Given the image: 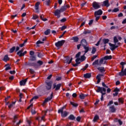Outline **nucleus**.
Masks as SVG:
<instances>
[{
    "label": "nucleus",
    "mask_w": 126,
    "mask_h": 126,
    "mask_svg": "<svg viewBox=\"0 0 126 126\" xmlns=\"http://www.w3.org/2000/svg\"><path fill=\"white\" fill-rule=\"evenodd\" d=\"M80 60L81 62H84V60H86V57H85V54H84L83 56H82Z\"/></svg>",
    "instance_id": "obj_36"
},
{
    "label": "nucleus",
    "mask_w": 126,
    "mask_h": 126,
    "mask_svg": "<svg viewBox=\"0 0 126 126\" xmlns=\"http://www.w3.org/2000/svg\"><path fill=\"white\" fill-rule=\"evenodd\" d=\"M27 80H28V78H26L24 80H22L20 82V85L21 86H24L26 84V82H27Z\"/></svg>",
    "instance_id": "obj_11"
},
{
    "label": "nucleus",
    "mask_w": 126,
    "mask_h": 126,
    "mask_svg": "<svg viewBox=\"0 0 126 126\" xmlns=\"http://www.w3.org/2000/svg\"><path fill=\"white\" fill-rule=\"evenodd\" d=\"M93 7H94V9H98V8H100L101 6L99 4H98L97 2H94L93 3Z\"/></svg>",
    "instance_id": "obj_10"
},
{
    "label": "nucleus",
    "mask_w": 126,
    "mask_h": 126,
    "mask_svg": "<svg viewBox=\"0 0 126 126\" xmlns=\"http://www.w3.org/2000/svg\"><path fill=\"white\" fill-rule=\"evenodd\" d=\"M23 51H24V49H22L21 50L19 51L17 53V55L19 56V57H24L26 54H27V51H25L23 52Z\"/></svg>",
    "instance_id": "obj_4"
},
{
    "label": "nucleus",
    "mask_w": 126,
    "mask_h": 126,
    "mask_svg": "<svg viewBox=\"0 0 126 126\" xmlns=\"http://www.w3.org/2000/svg\"><path fill=\"white\" fill-rule=\"evenodd\" d=\"M61 12H62V11H61V9H60V10L57 9L55 11L54 14L55 16L59 15L61 14Z\"/></svg>",
    "instance_id": "obj_27"
},
{
    "label": "nucleus",
    "mask_w": 126,
    "mask_h": 126,
    "mask_svg": "<svg viewBox=\"0 0 126 126\" xmlns=\"http://www.w3.org/2000/svg\"><path fill=\"white\" fill-rule=\"evenodd\" d=\"M61 12H63L65 10H66V8H65V6H63L60 9Z\"/></svg>",
    "instance_id": "obj_42"
},
{
    "label": "nucleus",
    "mask_w": 126,
    "mask_h": 126,
    "mask_svg": "<svg viewBox=\"0 0 126 126\" xmlns=\"http://www.w3.org/2000/svg\"><path fill=\"white\" fill-rule=\"evenodd\" d=\"M99 120V116L98 115H95L93 119V122H97Z\"/></svg>",
    "instance_id": "obj_38"
},
{
    "label": "nucleus",
    "mask_w": 126,
    "mask_h": 126,
    "mask_svg": "<svg viewBox=\"0 0 126 126\" xmlns=\"http://www.w3.org/2000/svg\"><path fill=\"white\" fill-rule=\"evenodd\" d=\"M71 40H73L74 43H77V42H78L79 40V38H78L77 36H73L72 37Z\"/></svg>",
    "instance_id": "obj_18"
},
{
    "label": "nucleus",
    "mask_w": 126,
    "mask_h": 126,
    "mask_svg": "<svg viewBox=\"0 0 126 126\" xmlns=\"http://www.w3.org/2000/svg\"><path fill=\"white\" fill-rule=\"evenodd\" d=\"M109 45L110 47H111L110 50H111L112 51H115V50H116L115 47V44L109 43Z\"/></svg>",
    "instance_id": "obj_21"
},
{
    "label": "nucleus",
    "mask_w": 126,
    "mask_h": 126,
    "mask_svg": "<svg viewBox=\"0 0 126 126\" xmlns=\"http://www.w3.org/2000/svg\"><path fill=\"white\" fill-rule=\"evenodd\" d=\"M102 86H103V87H105V88H108V86L107 85H106V84H105V83L102 82Z\"/></svg>",
    "instance_id": "obj_62"
},
{
    "label": "nucleus",
    "mask_w": 126,
    "mask_h": 126,
    "mask_svg": "<svg viewBox=\"0 0 126 126\" xmlns=\"http://www.w3.org/2000/svg\"><path fill=\"white\" fill-rule=\"evenodd\" d=\"M103 14V11L101 9H99L97 11L94 12V16L98 15H102Z\"/></svg>",
    "instance_id": "obj_9"
},
{
    "label": "nucleus",
    "mask_w": 126,
    "mask_h": 126,
    "mask_svg": "<svg viewBox=\"0 0 126 126\" xmlns=\"http://www.w3.org/2000/svg\"><path fill=\"white\" fill-rule=\"evenodd\" d=\"M57 81H60V80H62V77H58L56 78Z\"/></svg>",
    "instance_id": "obj_63"
},
{
    "label": "nucleus",
    "mask_w": 126,
    "mask_h": 126,
    "mask_svg": "<svg viewBox=\"0 0 126 126\" xmlns=\"http://www.w3.org/2000/svg\"><path fill=\"white\" fill-rule=\"evenodd\" d=\"M30 72L31 73V74H33L35 73V71L34 70V69H33L32 68H30Z\"/></svg>",
    "instance_id": "obj_49"
},
{
    "label": "nucleus",
    "mask_w": 126,
    "mask_h": 126,
    "mask_svg": "<svg viewBox=\"0 0 126 126\" xmlns=\"http://www.w3.org/2000/svg\"><path fill=\"white\" fill-rule=\"evenodd\" d=\"M36 60L37 58L36 57L35 55L30 57V61L31 62H35V61H36Z\"/></svg>",
    "instance_id": "obj_16"
},
{
    "label": "nucleus",
    "mask_w": 126,
    "mask_h": 126,
    "mask_svg": "<svg viewBox=\"0 0 126 126\" xmlns=\"http://www.w3.org/2000/svg\"><path fill=\"white\" fill-rule=\"evenodd\" d=\"M70 104L72 105L73 107H74L75 108L78 107V104L75 103L72 101L70 102Z\"/></svg>",
    "instance_id": "obj_34"
},
{
    "label": "nucleus",
    "mask_w": 126,
    "mask_h": 126,
    "mask_svg": "<svg viewBox=\"0 0 126 126\" xmlns=\"http://www.w3.org/2000/svg\"><path fill=\"white\" fill-rule=\"evenodd\" d=\"M16 49V47H15V46H13L12 47L9 51V53L10 54H12V53H13V52H14V50Z\"/></svg>",
    "instance_id": "obj_32"
},
{
    "label": "nucleus",
    "mask_w": 126,
    "mask_h": 126,
    "mask_svg": "<svg viewBox=\"0 0 126 126\" xmlns=\"http://www.w3.org/2000/svg\"><path fill=\"white\" fill-rule=\"evenodd\" d=\"M94 21V20H91L89 21V25L90 26H91V25H92V24H93V22Z\"/></svg>",
    "instance_id": "obj_50"
},
{
    "label": "nucleus",
    "mask_w": 126,
    "mask_h": 126,
    "mask_svg": "<svg viewBox=\"0 0 126 126\" xmlns=\"http://www.w3.org/2000/svg\"><path fill=\"white\" fill-rule=\"evenodd\" d=\"M109 111H110L111 113H116V108H115V105H112L109 107Z\"/></svg>",
    "instance_id": "obj_14"
},
{
    "label": "nucleus",
    "mask_w": 126,
    "mask_h": 126,
    "mask_svg": "<svg viewBox=\"0 0 126 126\" xmlns=\"http://www.w3.org/2000/svg\"><path fill=\"white\" fill-rule=\"evenodd\" d=\"M105 61V59L103 58H102L100 60H99V65H101L102 63H103V62Z\"/></svg>",
    "instance_id": "obj_44"
},
{
    "label": "nucleus",
    "mask_w": 126,
    "mask_h": 126,
    "mask_svg": "<svg viewBox=\"0 0 126 126\" xmlns=\"http://www.w3.org/2000/svg\"><path fill=\"white\" fill-rule=\"evenodd\" d=\"M97 69L101 73H103V72H105V71H106V70H105V68L104 67H98Z\"/></svg>",
    "instance_id": "obj_17"
},
{
    "label": "nucleus",
    "mask_w": 126,
    "mask_h": 126,
    "mask_svg": "<svg viewBox=\"0 0 126 126\" xmlns=\"http://www.w3.org/2000/svg\"><path fill=\"white\" fill-rule=\"evenodd\" d=\"M80 55H81V52H79L76 55V58H79V57H80Z\"/></svg>",
    "instance_id": "obj_54"
},
{
    "label": "nucleus",
    "mask_w": 126,
    "mask_h": 126,
    "mask_svg": "<svg viewBox=\"0 0 126 126\" xmlns=\"http://www.w3.org/2000/svg\"><path fill=\"white\" fill-rule=\"evenodd\" d=\"M102 76H104V74H98L96 75V79H97L96 84H99V83L101 82V77H102Z\"/></svg>",
    "instance_id": "obj_6"
},
{
    "label": "nucleus",
    "mask_w": 126,
    "mask_h": 126,
    "mask_svg": "<svg viewBox=\"0 0 126 126\" xmlns=\"http://www.w3.org/2000/svg\"><path fill=\"white\" fill-rule=\"evenodd\" d=\"M27 65H28L29 66H33V67H37V66H38V64H37V63H30L29 62L27 64Z\"/></svg>",
    "instance_id": "obj_13"
},
{
    "label": "nucleus",
    "mask_w": 126,
    "mask_h": 126,
    "mask_svg": "<svg viewBox=\"0 0 126 126\" xmlns=\"http://www.w3.org/2000/svg\"><path fill=\"white\" fill-rule=\"evenodd\" d=\"M61 87H62V84H58L56 85V83H54L53 84V89H55V91H58L61 89Z\"/></svg>",
    "instance_id": "obj_5"
},
{
    "label": "nucleus",
    "mask_w": 126,
    "mask_h": 126,
    "mask_svg": "<svg viewBox=\"0 0 126 126\" xmlns=\"http://www.w3.org/2000/svg\"><path fill=\"white\" fill-rule=\"evenodd\" d=\"M84 77L85 78H90L91 77V73H87L84 74Z\"/></svg>",
    "instance_id": "obj_20"
},
{
    "label": "nucleus",
    "mask_w": 126,
    "mask_h": 126,
    "mask_svg": "<svg viewBox=\"0 0 126 126\" xmlns=\"http://www.w3.org/2000/svg\"><path fill=\"white\" fill-rule=\"evenodd\" d=\"M38 18H39V16L37 15H35L32 17V19H33V20H36V19H38Z\"/></svg>",
    "instance_id": "obj_48"
},
{
    "label": "nucleus",
    "mask_w": 126,
    "mask_h": 126,
    "mask_svg": "<svg viewBox=\"0 0 126 126\" xmlns=\"http://www.w3.org/2000/svg\"><path fill=\"white\" fill-rule=\"evenodd\" d=\"M88 66H89V65L88 63L86 64L84 68V70H85L87 68H88Z\"/></svg>",
    "instance_id": "obj_61"
},
{
    "label": "nucleus",
    "mask_w": 126,
    "mask_h": 126,
    "mask_svg": "<svg viewBox=\"0 0 126 126\" xmlns=\"http://www.w3.org/2000/svg\"><path fill=\"white\" fill-rule=\"evenodd\" d=\"M53 93L51 94L50 96H48L47 98H46L43 102V104H45V103H47V102H49V101H51L52 99H53Z\"/></svg>",
    "instance_id": "obj_8"
},
{
    "label": "nucleus",
    "mask_w": 126,
    "mask_h": 126,
    "mask_svg": "<svg viewBox=\"0 0 126 126\" xmlns=\"http://www.w3.org/2000/svg\"><path fill=\"white\" fill-rule=\"evenodd\" d=\"M87 96V94H82L79 95V98L80 99H85V97H86Z\"/></svg>",
    "instance_id": "obj_28"
},
{
    "label": "nucleus",
    "mask_w": 126,
    "mask_h": 126,
    "mask_svg": "<svg viewBox=\"0 0 126 126\" xmlns=\"http://www.w3.org/2000/svg\"><path fill=\"white\" fill-rule=\"evenodd\" d=\"M91 33V31L90 30H85V31L83 32V34L84 35H87V34Z\"/></svg>",
    "instance_id": "obj_22"
},
{
    "label": "nucleus",
    "mask_w": 126,
    "mask_h": 126,
    "mask_svg": "<svg viewBox=\"0 0 126 126\" xmlns=\"http://www.w3.org/2000/svg\"><path fill=\"white\" fill-rule=\"evenodd\" d=\"M119 75L121 77L125 76V75L126 76V68L123 71V72H120L119 73Z\"/></svg>",
    "instance_id": "obj_15"
},
{
    "label": "nucleus",
    "mask_w": 126,
    "mask_h": 126,
    "mask_svg": "<svg viewBox=\"0 0 126 126\" xmlns=\"http://www.w3.org/2000/svg\"><path fill=\"white\" fill-rule=\"evenodd\" d=\"M119 8H115L113 10H112V12H118V11H119Z\"/></svg>",
    "instance_id": "obj_55"
},
{
    "label": "nucleus",
    "mask_w": 126,
    "mask_h": 126,
    "mask_svg": "<svg viewBox=\"0 0 126 126\" xmlns=\"http://www.w3.org/2000/svg\"><path fill=\"white\" fill-rule=\"evenodd\" d=\"M3 61L4 62H5V63H6V62H7V61H9V57H8V55H5L4 57V58L3 59Z\"/></svg>",
    "instance_id": "obj_24"
},
{
    "label": "nucleus",
    "mask_w": 126,
    "mask_h": 126,
    "mask_svg": "<svg viewBox=\"0 0 126 126\" xmlns=\"http://www.w3.org/2000/svg\"><path fill=\"white\" fill-rule=\"evenodd\" d=\"M102 6H106V7H109V6H110V3H109V0H104L102 2Z\"/></svg>",
    "instance_id": "obj_7"
},
{
    "label": "nucleus",
    "mask_w": 126,
    "mask_h": 126,
    "mask_svg": "<svg viewBox=\"0 0 126 126\" xmlns=\"http://www.w3.org/2000/svg\"><path fill=\"white\" fill-rule=\"evenodd\" d=\"M120 89L118 88H116L114 90V92H117L119 93L120 92Z\"/></svg>",
    "instance_id": "obj_57"
},
{
    "label": "nucleus",
    "mask_w": 126,
    "mask_h": 126,
    "mask_svg": "<svg viewBox=\"0 0 126 126\" xmlns=\"http://www.w3.org/2000/svg\"><path fill=\"white\" fill-rule=\"evenodd\" d=\"M81 44L82 45V46H83V47H85L86 46H87L88 43L86 39H82L81 40Z\"/></svg>",
    "instance_id": "obj_12"
},
{
    "label": "nucleus",
    "mask_w": 126,
    "mask_h": 126,
    "mask_svg": "<svg viewBox=\"0 0 126 126\" xmlns=\"http://www.w3.org/2000/svg\"><path fill=\"white\" fill-rule=\"evenodd\" d=\"M104 61H108V60H112V56H106L103 57Z\"/></svg>",
    "instance_id": "obj_23"
},
{
    "label": "nucleus",
    "mask_w": 126,
    "mask_h": 126,
    "mask_svg": "<svg viewBox=\"0 0 126 126\" xmlns=\"http://www.w3.org/2000/svg\"><path fill=\"white\" fill-rule=\"evenodd\" d=\"M98 56L97 55H94L93 56V58L91 59V61L92 62H93V61H94V60H95L96 59V58H97Z\"/></svg>",
    "instance_id": "obj_51"
},
{
    "label": "nucleus",
    "mask_w": 126,
    "mask_h": 126,
    "mask_svg": "<svg viewBox=\"0 0 126 126\" xmlns=\"http://www.w3.org/2000/svg\"><path fill=\"white\" fill-rule=\"evenodd\" d=\"M118 123H119L120 126H122V125H123V122L121 121V120L120 119L118 120Z\"/></svg>",
    "instance_id": "obj_64"
},
{
    "label": "nucleus",
    "mask_w": 126,
    "mask_h": 126,
    "mask_svg": "<svg viewBox=\"0 0 126 126\" xmlns=\"http://www.w3.org/2000/svg\"><path fill=\"white\" fill-rule=\"evenodd\" d=\"M100 65V63H99V60H95L94 62L93 63L92 65Z\"/></svg>",
    "instance_id": "obj_25"
},
{
    "label": "nucleus",
    "mask_w": 126,
    "mask_h": 126,
    "mask_svg": "<svg viewBox=\"0 0 126 126\" xmlns=\"http://www.w3.org/2000/svg\"><path fill=\"white\" fill-rule=\"evenodd\" d=\"M101 42V39H100L97 42L96 44H95V46H98L99 45H100V43Z\"/></svg>",
    "instance_id": "obj_60"
},
{
    "label": "nucleus",
    "mask_w": 126,
    "mask_h": 126,
    "mask_svg": "<svg viewBox=\"0 0 126 126\" xmlns=\"http://www.w3.org/2000/svg\"><path fill=\"white\" fill-rule=\"evenodd\" d=\"M60 21L62 23H63L64 22H65V21H66V18H63L61 20H60Z\"/></svg>",
    "instance_id": "obj_45"
},
{
    "label": "nucleus",
    "mask_w": 126,
    "mask_h": 126,
    "mask_svg": "<svg viewBox=\"0 0 126 126\" xmlns=\"http://www.w3.org/2000/svg\"><path fill=\"white\" fill-rule=\"evenodd\" d=\"M50 3H51V0H48L46 1V5H47V6H50Z\"/></svg>",
    "instance_id": "obj_52"
},
{
    "label": "nucleus",
    "mask_w": 126,
    "mask_h": 126,
    "mask_svg": "<svg viewBox=\"0 0 126 126\" xmlns=\"http://www.w3.org/2000/svg\"><path fill=\"white\" fill-rule=\"evenodd\" d=\"M81 120V117H80V116H78L77 118H76V121L77 122H80V121Z\"/></svg>",
    "instance_id": "obj_59"
},
{
    "label": "nucleus",
    "mask_w": 126,
    "mask_h": 126,
    "mask_svg": "<svg viewBox=\"0 0 126 126\" xmlns=\"http://www.w3.org/2000/svg\"><path fill=\"white\" fill-rule=\"evenodd\" d=\"M112 104H114V101L113 100L110 101L107 104V107H109V106H110V105H112Z\"/></svg>",
    "instance_id": "obj_53"
},
{
    "label": "nucleus",
    "mask_w": 126,
    "mask_h": 126,
    "mask_svg": "<svg viewBox=\"0 0 126 126\" xmlns=\"http://www.w3.org/2000/svg\"><path fill=\"white\" fill-rule=\"evenodd\" d=\"M61 31H63V30H64V29H66V26H62L61 28Z\"/></svg>",
    "instance_id": "obj_58"
},
{
    "label": "nucleus",
    "mask_w": 126,
    "mask_h": 126,
    "mask_svg": "<svg viewBox=\"0 0 126 126\" xmlns=\"http://www.w3.org/2000/svg\"><path fill=\"white\" fill-rule=\"evenodd\" d=\"M30 55L31 56H34V55H35V52H34V51H30Z\"/></svg>",
    "instance_id": "obj_47"
},
{
    "label": "nucleus",
    "mask_w": 126,
    "mask_h": 126,
    "mask_svg": "<svg viewBox=\"0 0 126 126\" xmlns=\"http://www.w3.org/2000/svg\"><path fill=\"white\" fill-rule=\"evenodd\" d=\"M39 5H40V2L38 1L35 4V9L36 10L39 9Z\"/></svg>",
    "instance_id": "obj_30"
},
{
    "label": "nucleus",
    "mask_w": 126,
    "mask_h": 126,
    "mask_svg": "<svg viewBox=\"0 0 126 126\" xmlns=\"http://www.w3.org/2000/svg\"><path fill=\"white\" fill-rule=\"evenodd\" d=\"M64 43H65V40H64L58 41L57 42L55 43V46L57 47V48H60V47H62V46H63Z\"/></svg>",
    "instance_id": "obj_3"
},
{
    "label": "nucleus",
    "mask_w": 126,
    "mask_h": 126,
    "mask_svg": "<svg viewBox=\"0 0 126 126\" xmlns=\"http://www.w3.org/2000/svg\"><path fill=\"white\" fill-rule=\"evenodd\" d=\"M37 53L38 58H43L44 57V54L40 52H37Z\"/></svg>",
    "instance_id": "obj_39"
},
{
    "label": "nucleus",
    "mask_w": 126,
    "mask_h": 126,
    "mask_svg": "<svg viewBox=\"0 0 126 126\" xmlns=\"http://www.w3.org/2000/svg\"><path fill=\"white\" fill-rule=\"evenodd\" d=\"M36 44L37 47H40L39 45H40V44H44V42L41 41L40 40H38L36 42Z\"/></svg>",
    "instance_id": "obj_40"
},
{
    "label": "nucleus",
    "mask_w": 126,
    "mask_h": 126,
    "mask_svg": "<svg viewBox=\"0 0 126 126\" xmlns=\"http://www.w3.org/2000/svg\"><path fill=\"white\" fill-rule=\"evenodd\" d=\"M51 33V30L47 29L46 31L44 32V34L46 35H49Z\"/></svg>",
    "instance_id": "obj_31"
},
{
    "label": "nucleus",
    "mask_w": 126,
    "mask_h": 126,
    "mask_svg": "<svg viewBox=\"0 0 126 126\" xmlns=\"http://www.w3.org/2000/svg\"><path fill=\"white\" fill-rule=\"evenodd\" d=\"M64 109H65V106H64L59 109L58 111V114H61V117L63 118H65L66 117H67V115H68V113L67 112L65 111L63 112V110H64Z\"/></svg>",
    "instance_id": "obj_1"
},
{
    "label": "nucleus",
    "mask_w": 126,
    "mask_h": 126,
    "mask_svg": "<svg viewBox=\"0 0 126 126\" xmlns=\"http://www.w3.org/2000/svg\"><path fill=\"white\" fill-rule=\"evenodd\" d=\"M118 101L119 103H121V104H124V98H119L118 99Z\"/></svg>",
    "instance_id": "obj_43"
},
{
    "label": "nucleus",
    "mask_w": 126,
    "mask_h": 126,
    "mask_svg": "<svg viewBox=\"0 0 126 126\" xmlns=\"http://www.w3.org/2000/svg\"><path fill=\"white\" fill-rule=\"evenodd\" d=\"M15 103H16V101L12 102V103L10 104V105H8V108L9 109H11V108H12L13 106L15 105Z\"/></svg>",
    "instance_id": "obj_35"
},
{
    "label": "nucleus",
    "mask_w": 126,
    "mask_h": 126,
    "mask_svg": "<svg viewBox=\"0 0 126 126\" xmlns=\"http://www.w3.org/2000/svg\"><path fill=\"white\" fill-rule=\"evenodd\" d=\"M37 66L38 65V66H41V65H43V64L44 63V62H43V61H41V60H38L37 62Z\"/></svg>",
    "instance_id": "obj_29"
},
{
    "label": "nucleus",
    "mask_w": 126,
    "mask_h": 126,
    "mask_svg": "<svg viewBox=\"0 0 126 126\" xmlns=\"http://www.w3.org/2000/svg\"><path fill=\"white\" fill-rule=\"evenodd\" d=\"M113 41L115 44H117V43H118L119 42V39H118V38H117V36H114L113 38Z\"/></svg>",
    "instance_id": "obj_37"
},
{
    "label": "nucleus",
    "mask_w": 126,
    "mask_h": 126,
    "mask_svg": "<svg viewBox=\"0 0 126 126\" xmlns=\"http://www.w3.org/2000/svg\"><path fill=\"white\" fill-rule=\"evenodd\" d=\"M102 87H97V90L96 91V92H97V93H99L102 92Z\"/></svg>",
    "instance_id": "obj_41"
},
{
    "label": "nucleus",
    "mask_w": 126,
    "mask_h": 126,
    "mask_svg": "<svg viewBox=\"0 0 126 126\" xmlns=\"http://www.w3.org/2000/svg\"><path fill=\"white\" fill-rule=\"evenodd\" d=\"M95 53H96V48L93 47V49L92 50V54L94 55V54H95Z\"/></svg>",
    "instance_id": "obj_46"
},
{
    "label": "nucleus",
    "mask_w": 126,
    "mask_h": 126,
    "mask_svg": "<svg viewBox=\"0 0 126 126\" xmlns=\"http://www.w3.org/2000/svg\"><path fill=\"white\" fill-rule=\"evenodd\" d=\"M102 41L104 45H106V44H108V43L110 42V40L108 38H103Z\"/></svg>",
    "instance_id": "obj_26"
},
{
    "label": "nucleus",
    "mask_w": 126,
    "mask_h": 126,
    "mask_svg": "<svg viewBox=\"0 0 126 126\" xmlns=\"http://www.w3.org/2000/svg\"><path fill=\"white\" fill-rule=\"evenodd\" d=\"M79 61H80V58H77L75 60L76 63L80 64V62H79Z\"/></svg>",
    "instance_id": "obj_56"
},
{
    "label": "nucleus",
    "mask_w": 126,
    "mask_h": 126,
    "mask_svg": "<svg viewBox=\"0 0 126 126\" xmlns=\"http://www.w3.org/2000/svg\"><path fill=\"white\" fill-rule=\"evenodd\" d=\"M68 119L69 120H70V121H75L76 118L75 117L74 115L71 114L69 115V116L68 117Z\"/></svg>",
    "instance_id": "obj_19"
},
{
    "label": "nucleus",
    "mask_w": 126,
    "mask_h": 126,
    "mask_svg": "<svg viewBox=\"0 0 126 126\" xmlns=\"http://www.w3.org/2000/svg\"><path fill=\"white\" fill-rule=\"evenodd\" d=\"M53 86V81H47L45 82V89L47 91H50L52 89Z\"/></svg>",
    "instance_id": "obj_2"
},
{
    "label": "nucleus",
    "mask_w": 126,
    "mask_h": 126,
    "mask_svg": "<svg viewBox=\"0 0 126 126\" xmlns=\"http://www.w3.org/2000/svg\"><path fill=\"white\" fill-rule=\"evenodd\" d=\"M84 49H85V54H87V53H88V51H89V47L87 46H83Z\"/></svg>",
    "instance_id": "obj_33"
}]
</instances>
